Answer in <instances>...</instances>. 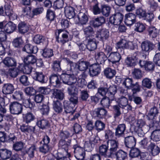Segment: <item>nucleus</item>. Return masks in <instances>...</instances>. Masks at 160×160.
Here are the masks:
<instances>
[{"mask_svg":"<svg viewBox=\"0 0 160 160\" xmlns=\"http://www.w3.org/2000/svg\"><path fill=\"white\" fill-rule=\"evenodd\" d=\"M121 58V56L119 52H112L110 53L108 59V61L114 64L118 63Z\"/></svg>","mask_w":160,"mask_h":160,"instance_id":"obj_10","label":"nucleus"},{"mask_svg":"<svg viewBox=\"0 0 160 160\" xmlns=\"http://www.w3.org/2000/svg\"><path fill=\"white\" fill-rule=\"evenodd\" d=\"M109 36V32L108 30L103 28L98 31L96 34V37L102 41L107 39Z\"/></svg>","mask_w":160,"mask_h":160,"instance_id":"obj_11","label":"nucleus"},{"mask_svg":"<svg viewBox=\"0 0 160 160\" xmlns=\"http://www.w3.org/2000/svg\"><path fill=\"white\" fill-rule=\"evenodd\" d=\"M117 160H124L127 158V153L122 150H119L115 154Z\"/></svg>","mask_w":160,"mask_h":160,"instance_id":"obj_45","label":"nucleus"},{"mask_svg":"<svg viewBox=\"0 0 160 160\" xmlns=\"http://www.w3.org/2000/svg\"><path fill=\"white\" fill-rule=\"evenodd\" d=\"M74 70L72 71V74H71L73 76L78 77L79 78H85L86 77L85 73L84 72H81L78 69H76V68H73Z\"/></svg>","mask_w":160,"mask_h":160,"instance_id":"obj_60","label":"nucleus"},{"mask_svg":"<svg viewBox=\"0 0 160 160\" xmlns=\"http://www.w3.org/2000/svg\"><path fill=\"white\" fill-rule=\"evenodd\" d=\"M78 69L80 71H85L88 68L90 65L89 62L84 61H80L77 64Z\"/></svg>","mask_w":160,"mask_h":160,"instance_id":"obj_33","label":"nucleus"},{"mask_svg":"<svg viewBox=\"0 0 160 160\" xmlns=\"http://www.w3.org/2000/svg\"><path fill=\"white\" fill-rule=\"evenodd\" d=\"M107 112L103 108H96L93 111V114L95 117L99 118H102L106 116Z\"/></svg>","mask_w":160,"mask_h":160,"instance_id":"obj_14","label":"nucleus"},{"mask_svg":"<svg viewBox=\"0 0 160 160\" xmlns=\"http://www.w3.org/2000/svg\"><path fill=\"white\" fill-rule=\"evenodd\" d=\"M75 156L78 160H83L85 158V150L79 145L76 144L73 146Z\"/></svg>","mask_w":160,"mask_h":160,"instance_id":"obj_3","label":"nucleus"},{"mask_svg":"<svg viewBox=\"0 0 160 160\" xmlns=\"http://www.w3.org/2000/svg\"><path fill=\"white\" fill-rule=\"evenodd\" d=\"M18 68H9L7 71L8 74L11 77L15 78L16 77L19 72Z\"/></svg>","mask_w":160,"mask_h":160,"instance_id":"obj_41","label":"nucleus"},{"mask_svg":"<svg viewBox=\"0 0 160 160\" xmlns=\"http://www.w3.org/2000/svg\"><path fill=\"white\" fill-rule=\"evenodd\" d=\"M105 124L100 120H97L95 123V127L96 129L99 131H101L103 130L105 127Z\"/></svg>","mask_w":160,"mask_h":160,"instance_id":"obj_63","label":"nucleus"},{"mask_svg":"<svg viewBox=\"0 0 160 160\" xmlns=\"http://www.w3.org/2000/svg\"><path fill=\"white\" fill-rule=\"evenodd\" d=\"M155 47V45L149 40L144 41L141 43L142 50L148 53L153 50Z\"/></svg>","mask_w":160,"mask_h":160,"instance_id":"obj_7","label":"nucleus"},{"mask_svg":"<svg viewBox=\"0 0 160 160\" xmlns=\"http://www.w3.org/2000/svg\"><path fill=\"white\" fill-rule=\"evenodd\" d=\"M12 152L6 149H0V156L3 160L9 158L11 156Z\"/></svg>","mask_w":160,"mask_h":160,"instance_id":"obj_34","label":"nucleus"},{"mask_svg":"<svg viewBox=\"0 0 160 160\" xmlns=\"http://www.w3.org/2000/svg\"><path fill=\"white\" fill-rule=\"evenodd\" d=\"M136 139L132 136H128L124 138V144L126 147L128 148H132L135 146Z\"/></svg>","mask_w":160,"mask_h":160,"instance_id":"obj_12","label":"nucleus"},{"mask_svg":"<svg viewBox=\"0 0 160 160\" xmlns=\"http://www.w3.org/2000/svg\"><path fill=\"white\" fill-rule=\"evenodd\" d=\"M142 85L143 88L150 89L152 87V82L148 78H145L142 81Z\"/></svg>","mask_w":160,"mask_h":160,"instance_id":"obj_52","label":"nucleus"},{"mask_svg":"<svg viewBox=\"0 0 160 160\" xmlns=\"http://www.w3.org/2000/svg\"><path fill=\"white\" fill-rule=\"evenodd\" d=\"M109 149V156H111L113 154L118 148V141L113 139L108 140L107 142Z\"/></svg>","mask_w":160,"mask_h":160,"instance_id":"obj_5","label":"nucleus"},{"mask_svg":"<svg viewBox=\"0 0 160 160\" xmlns=\"http://www.w3.org/2000/svg\"><path fill=\"white\" fill-rule=\"evenodd\" d=\"M32 77L34 79L41 83H46L47 81V78L42 72H34L32 74Z\"/></svg>","mask_w":160,"mask_h":160,"instance_id":"obj_13","label":"nucleus"},{"mask_svg":"<svg viewBox=\"0 0 160 160\" xmlns=\"http://www.w3.org/2000/svg\"><path fill=\"white\" fill-rule=\"evenodd\" d=\"M113 99L111 98L110 100L108 97H103L100 101V104L104 108H108L110 106L112 105V102L114 101Z\"/></svg>","mask_w":160,"mask_h":160,"instance_id":"obj_21","label":"nucleus"},{"mask_svg":"<svg viewBox=\"0 0 160 160\" xmlns=\"http://www.w3.org/2000/svg\"><path fill=\"white\" fill-rule=\"evenodd\" d=\"M56 35L57 41L58 42H61L63 44L72 39L69 32L64 29L58 30Z\"/></svg>","mask_w":160,"mask_h":160,"instance_id":"obj_1","label":"nucleus"},{"mask_svg":"<svg viewBox=\"0 0 160 160\" xmlns=\"http://www.w3.org/2000/svg\"><path fill=\"white\" fill-rule=\"evenodd\" d=\"M111 7L107 5H103L101 6V12L102 14L106 17H108L110 15Z\"/></svg>","mask_w":160,"mask_h":160,"instance_id":"obj_38","label":"nucleus"},{"mask_svg":"<svg viewBox=\"0 0 160 160\" xmlns=\"http://www.w3.org/2000/svg\"><path fill=\"white\" fill-rule=\"evenodd\" d=\"M9 107L10 112L12 114L19 115L22 113L23 106L20 103L14 102L10 103Z\"/></svg>","mask_w":160,"mask_h":160,"instance_id":"obj_2","label":"nucleus"},{"mask_svg":"<svg viewBox=\"0 0 160 160\" xmlns=\"http://www.w3.org/2000/svg\"><path fill=\"white\" fill-rule=\"evenodd\" d=\"M60 76L56 74L52 75L50 78V82L52 85L56 88L60 87L61 82L60 80Z\"/></svg>","mask_w":160,"mask_h":160,"instance_id":"obj_17","label":"nucleus"},{"mask_svg":"<svg viewBox=\"0 0 160 160\" xmlns=\"http://www.w3.org/2000/svg\"><path fill=\"white\" fill-rule=\"evenodd\" d=\"M152 143V142H150L147 138L144 139L140 142V144L142 147L148 150Z\"/></svg>","mask_w":160,"mask_h":160,"instance_id":"obj_64","label":"nucleus"},{"mask_svg":"<svg viewBox=\"0 0 160 160\" xmlns=\"http://www.w3.org/2000/svg\"><path fill=\"white\" fill-rule=\"evenodd\" d=\"M125 23L127 26L132 25L136 21V15L132 13L126 14L125 16Z\"/></svg>","mask_w":160,"mask_h":160,"instance_id":"obj_16","label":"nucleus"},{"mask_svg":"<svg viewBox=\"0 0 160 160\" xmlns=\"http://www.w3.org/2000/svg\"><path fill=\"white\" fill-rule=\"evenodd\" d=\"M158 113V109L157 107H154L151 108L148 113V116L149 119H156Z\"/></svg>","mask_w":160,"mask_h":160,"instance_id":"obj_35","label":"nucleus"},{"mask_svg":"<svg viewBox=\"0 0 160 160\" xmlns=\"http://www.w3.org/2000/svg\"><path fill=\"white\" fill-rule=\"evenodd\" d=\"M41 145V146L39 148V150L40 152L44 154H46L50 152L51 148L49 145L44 144Z\"/></svg>","mask_w":160,"mask_h":160,"instance_id":"obj_55","label":"nucleus"},{"mask_svg":"<svg viewBox=\"0 0 160 160\" xmlns=\"http://www.w3.org/2000/svg\"><path fill=\"white\" fill-rule=\"evenodd\" d=\"M36 151V146L35 145H33L26 150V153L30 158H32L34 157V153Z\"/></svg>","mask_w":160,"mask_h":160,"instance_id":"obj_53","label":"nucleus"},{"mask_svg":"<svg viewBox=\"0 0 160 160\" xmlns=\"http://www.w3.org/2000/svg\"><path fill=\"white\" fill-rule=\"evenodd\" d=\"M95 58L97 62L99 64H104L107 59V56L102 52H96L95 54Z\"/></svg>","mask_w":160,"mask_h":160,"instance_id":"obj_15","label":"nucleus"},{"mask_svg":"<svg viewBox=\"0 0 160 160\" xmlns=\"http://www.w3.org/2000/svg\"><path fill=\"white\" fill-rule=\"evenodd\" d=\"M18 68L20 71H22L24 73L27 74H30L32 69V68L30 65L26 64L25 65L23 64H20Z\"/></svg>","mask_w":160,"mask_h":160,"instance_id":"obj_31","label":"nucleus"},{"mask_svg":"<svg viewBox=\"0 0 160 160\" xmlns=\"http://www.w3.org/2000/svg\"><path fill=\"white\" fill-rule=\"evenodd\" d=\"M86 47L87 48L89 51H93L97 47L96 39L94 38L89 39L88 40Z\"/></svg>","mask_w":160,"mask_h":160,"instance_id":"obj_32","label":"nucleus"},{"mask_svg":"<svg viewBox=\"0 0 160 160\" xmlns=\"http://www.w3.org/2000/svg\"><path fill=\"white\" fill-rule=\"evenodd\" d=\"M53 108L56 113H59L62 111V105L60 101L57 100L53 102Z\"/></svg>","mask_w":160,"mask_h":160,"instance_id":"obj_46","label":"nucleus"},{"mask_svg":"<svg viewBox=\"0 0 160 160\" xmlns=\"http://www.w3.org/2000/svg\"><path fill=\"white\" fill-rule=\"evenodd\" d=\"M108 96L111 98L114 99V96L117 91V88L116 86L114 85L110 86L108 88Z\"/></svg>","mask_w":160,"mask_h":160,"instance_id":"obj_49","label":"nucleus"},{"mask_svg":"<svg viewBox=\"0 0 160 160\" xmlns=\"http://www.w3.org/2000/svg\"><path fill=\"white\" fill-rule=\"evenodd\" d=\"M2 62L7 67H16L17 66V62L14 58L7 57L3 60Z\"/></svg>","mask_w":160,"mask_h":160,"instance_id":"obj_18","label":"nucleus"},{"mask_svg":"<svg viewBox=\"0 0 160 160\" xmlns=\"http://www.w3.org/2000/svg\"><path fill=\"white\" fill-rule=\"evenodd\" d=\"M42 56L45 58H49L53 55L52 49L49 48H44L42 50Z\"/></svg>","mask_w":160,"mask_h":160,"instance_id":"obj_51","label":"nucleus"},{"mask_svg":"<svg viewBox=\"0 0 160 160\" xmlns=\"http://www.w3.org/2000/svg\"><path fill=\"white\" fill-rule=\"evenodd\" d=\"M53 70L55 72H60L61 70L60 62L59 61H54L52 65Z\"/></svg>","mask_w":160,"mask_h":160,"instance_id":"obj_58","label":"nucleus"},{"mask_svg":"<svg viewBox=\"0 0 160 160\" xmlns=\"http://www.w3.org/2000/svg\"><path fill=\"white\" fill-rule=\"evenodd\" d=\"M22 50L28 53H36L38 51V48L36 46H33L30 44L25 45Z\"/></svg>","mask_w":160,"mask_h":160,"instance_id":"obj_22","label":"nucleus"},{"mask_svg":"<svg viewBox=\"0 0 160 160\" xmlns=\"http://www.w3.org/2000/svg\"><path fill=\"white\" fill-rule=\"evenodd\" d=\"M45 38L40 35L38 34L35 36L33 38L34 42L37 44L43 43L44 42Z\"/></svg>","mask_w":160,"mask_h":160,"instance_id":"obj_62","label":"nucleus"},{"mask_svg":"<svg viewBox=\"0 0 160 160\" xmlns=\"http://www.w3.org/2000/svg\"><path fill=\"white\" fill-rule=\"evenodd\" d=\"M64 113L66 114L71 113L72 114L74 112L72 107L71 106L70 104H68L66 102H64Z\"/></svg>","mask_w":160,"mask_h":160,"instance_id":"obj_61","label":"nucleus"},{"mask_svg":"<svg viewBox=\"0 0 160 160\" xmlns=\"http://www.w3.org/2000/svg\"><path fill=\"white\" fill-rule=\"evenodd\" d=\"M16 28V25L12 22L8 23L4 27V31L8 34L13 32Z\"/></svg>","mask_w":160,"mask_h":160,"instance_id":"obj_27","label":"nucleus"},{"mask_svg":"<svg viewBox=\"0 0 160 160\" xmlns=\"http://www.w3.org/2000/svg\"><path fill=\"white\" fill-rule=\"evenodd\" d=\"M14 90L13 85L11 83H6L4 84L2 91L4 94H10L13 92Z\"/></svg>","mask_w":160,"mask_h":160,"instance_id":"obj_24","label":"nucleus"},{"mask_svg":"<svg viewBox=\"0 0 160 160\" xmlns=\"http://www.w3.org/2000/svg\"><path fill=\"white\" fill-rule=\"evenodd\" d=\"M52 92L53 97L60 100H62L64 98V94L63 91L56 89L52 90Z\"/></svg>","mask_w":160,"mask_h":160,"instance_id":"obj_25","label":"nucleus"},{"mask_svg":"<svg viewBox=\"0 0 160 160\" xmlns=\"http://www.w3.org/2000/svg\"><path fill=\"white\" fill-rule=\"evenodd\" d=\"M19 32L21 34H24L29 30V28L28 24L24 22H21L19 23L18 25Z\"/></svg>","mask_w":160,"mask_h":160,"instance_id":"obj_28","label":"nucleus"},{"mask_svg":"<svg viewBox=\"0 0 160 160\" xmlns=\"http://www.w3.org/2000/svg\"><path fill=\"white\" fill-rule=\"evenodd\" d=\"M24 144L22 141L17 142L13 144V148L16 151H20L23 148Z\"/></svg>","mask_w":160,"mask_h":160,"instance_id":"obj_56","label":"nucleus"},{"mask_svg":"<svg viewBox=\"0 0 160 160\" xmlns=\"http://www.w3.org/2000/svg\"><path fill=\"white\" fill-rule=\"evenodd\" d=\"M138 56L136 52L131 57H127L125 60V63L128 66H134L138 63Z\"/></svg>","mask_w":160,"mask_h":160,"instance_id":"obj_9","label":"nucleus"},{"mask_svg":"<svg viewBox=\"0 0 160 160\" xmlns=\"http://www.w3.org/2000/svg\"><path fill=\"white\" fill-rule=\"evenodd\" d=\"M65 64L64 65V70L66 71H71L72 68H76L77 63L71 61L69 59L65 58L64 59Z\"/></svg>","mask_w":160,"mask_h":160,"instance_id":"obj_20","label":"nucleus"},{"mask_svg":"<svg viewBox=\"0 0 160 160\" xmlns=\"http://www.w3.org/2000/svg\"><path fill=\"white\" fill-rule=\"evenodd\" d=\"M23 43V41L21 37H17L12 41V44L13 47L17 48L21 47Z\"/></svg>","mask_w":160,"mask_h":160,"instance_id":"obj_42","label":"nucleus"},{"mask_svg":"<svg viewBox=\"0 0 160 160\" xmlns=\"http://www.w3.org/2000/svg\"><path fill=\"white\" fill-rule=\"evenodd\" d=\"M58 147L59 150L65 151L66 153L68 152V145L65 140L61 139L59 141Z\"/></svg>","mask_w":160,"mask_h":160,"instance_id":"obj_47","label":"nucleus"},{"mask_svg":"<svg viewBox=\"0 0 160 160\" xmlns=\"http://www.w3.org/2000/svg\"><path fill=\"white\" fill-rule=\"evenodd\" d=\"M126 129V125L124 124H120L115 128V135L117 137H122L124 134Z\"/></svg>","mask_w":160,"mask_h":160,"instance_id":"obj_19","label":"nucleus"},{"mask_svg":"<svg viewBox=\"0 0 160 160\" xmlns=\"http://www.w3.org/2000/svg\"><path fill=\"white\" fill-rule=\"evenodd\" d=\"M109 150L108 145L102 144L99 147V152L102 155L105 157H110L111 156H109V153L108 154L107 152Z\"/></svg>","mask_w":160,"mask_h":160,"instance_id":"obj_40","label":"nucleus"},{"mask_svg":"<svg viewBox=\"0 0 160 160\" xmlns=\"http://www.w3.org/2000/svg\"><path fill=\"white\" fill-rule=\"evenodd\" d=\"M90 76H96L99 74L101 71V67L99 64L94 63L90 65L89 68Z\"/></svg>","mask_w":160,"mask_h":160,"instance_id":"obj_6","label":"nucleus"},{"mask_svg":"<svg viewBox=\"0 0 160 160\" xmlns=\"http://www.w3.org/2000/svg\"><path fill=\"white\" fill-rule=\"evenodd\" d=\"M94 136L92 135L91 136L90 138V142H86L84 143V149L85 151L86 150L88 152H90L92 151L93 149L92 144L90 142H95V139L94 138Z\"/></svg>","mask_w":160,"mask_h":160,"instance_id":"obj_37","label":"nucleus"},{"mask_svg":"<svg viewBox=\"0 0 160 160\" xmlns=\"http://www.w3.org/2000/svg\"><path fill=\"white\" fill-rule=\"evenodd\" d=\"M148 35L150 37L152 38H155L159 34L158 30L155 27L151 26L147 29Z\"/></svg>","mask_w":160,"mask_h":160,"instance_id":"obj_26","label":"nucleus"},{"mask_svg":"<svg viewBox=\"0 0 160 160\" xmlns=\"http://www.w3.org/2000/svg\"><path fill=\"white\" fill-rule=\"evenodd\" d=\"M151 139L154 141H160V129H157L153 131L151 133Z\"/></svg>","mask_w":160,"mask_h":160,"instance_id":"obj_43","label":"nucleus"},{"mask_svg":"<svg viewBox=\"0 0 160 160\" xmlns=\"http://www.w3.org/2000/svg\"><path fill=\"white\" fill-rule=\"evenodd\" d=\"M46 18L48 20L51 22L53 21L56 18L55 12L50 9H48L47 11Z\"/></svg>","mask_w":160,"mask_h":160,"instance_id":"obj_59","label":"nucleus"},{"mask_svg":"<svg viewBox=\"0 0 160 160\" xmlns=\"http://www.w3.org/2000/svg\"><path fill=\"white\" fill-rule=\"evenodd\" d=\"M22 15L27 18H33L32 12L31 11V8L28 6H26L22 8Z\"/></svg>","mask_w":160,"mask_h":160,"instance_id":"obj_30","label":"nucleus"},{"mask_svg":"<svg viewBox=\"0 0 160 160\" xmlns=\"http://www.w3.org/2000/svg\"><path fill=\"white\" fill-rule=\"evenodd\" d=\"M23 118L24 121L27 123L31 122L35 119L34 115L30 112L23 114Z\"/></svg>","mask_w":160,"mask_h":160,"instance_id":"obj_44","label":"nucleus"},{"mask_svg":"<svg viewBox=\"0 0 160 160\" xmlns=\"http://www.w3.org/2000/svg\"><path fill=\"white\" fill-rule=\"evenodd\" d=\"M116 73V71L110 68H107L104 70V74L108 79H112Z\"/></svg>","mask_w":160,"mask_h":160,"instance_id":"obj_23","label":"nucleus"},{"mask_svg":"<svg viewBox=\"0 0 160 160\" xmlns=\"http://www.w3.org/2000/svg\"><path fill=\"white\" fill-rule=\"evenodd\" d=\"M36 124L40 128L42 129L48 127L49 125L48 121L45 119L38 120Z\"/></svg>","mask_w":160,"mask_h":160,"instance_id":"obj_48","label":"nucleus"},{"mask_svg":"<svg viewBox=\"0 0 160 160\" xmlns=\"http://www.w3.org/2000/svg\"><path fill=\"white\" fill-rule=\"evenodd\" d=\"M151 152L152 155L155 156L158 155L160 152V150L158 146L156 145L154 143H152L149 146L148 150Z\"/></svg>","mask_w":160,"mask_h":160,"instance_id":"obj_39","label":"nucleus"},{"mask_svg":"<svg viewBox=\"0 0 160 160\" xmlns=\"http://www.w3.org/2000/svg\"><path fill=\"white\" fill-rule=\"evenodd\" d=\"M133 83V79L130 78H124L123 80L122 84L128 89H130V87Z\"/></svg>","mask_w":160,"mask_h":160,"instance_id":"obj_54","label":"nucleus"},{"mask_svg":"<svg viewBox=\"0 0 160 160\" xmlns=\"http://www.w3.org/2000/svg\"><path fill=\"white\" fill-rule=\"evenodd\" d=\"M64 12L66 16L69 19L73 18L75 16L74 8L71 7H66Z\"/></svg>","mask_w":160,"mask_h":160,"instance_id":"obj_36","label":"nucleus"},{"mask_svg":"<svg viewBox=\"0 0 160 160\" xmlns=\"http://www.w3.org/2000/svg\"><path fill=\"white\" fill-rule=\"evenodd\" d=\"M36 61V57L32 55H29L24 58V62L26 64H33Z\"/></svg>","mask_w":160,"mask_h":160,"instance_id":"obj_50","label":"nucleus"},{"mask_svg":"<svg viewBox=\"0 0 160 160\" xmlns=\"http://www.w3.org/2000/svg\"><path fill=\"white\" fill-rule=\"evenodd\" d=\"M123 15L121 13H116L109 18L110 23L115 25H119L122 22Z\"/></svg>","mask_w":160,"mask_h":160,"instance_id":"obj_4","label":"nucleus"},{"mask_svg":"<svg viewBox=\"0 0 160 160\" xmlns=\"http://www.w3.org/2000/svg\"><path fill=\"white\" fill-rule=\"evenodd\" d=\"M114 117L117 118L120 116L121 112L120 111V106L118 105H115L112 106Z\"/></svg>","mask_w":160,"mask_h":160,"instance_id":"obj_57","label":"nucleus"},{"mask_svg":"<svg viewBox=\"0 0 160 160\" xmlns=\"http://www.w3.org/2000/svg\"><path fill=\"white\" fill-rule=\"evenodd\" d=\"M105 18L102 16H100L96 18L93 20V26L94 27H98L105 23Z\"/></svg>","mask_w":160,"mask_h":160,"instance_id":"obj_29","label":"nucleus"},{"mask_svg":"<svg viewBox=\"0 0 160 160\" xmlns=\"http://www.w3.org/2000/svg\"><path fill=\"white\" fill-rule=\"evenodd\" d=\"M78 22L82 25L86 24L88 19V13L85 9L80 10L78 15Z\"/></svg>","mask_w":160,"mask_h":160,"instance_id":"obj_8","label":"nucleus"}]
</instances>
